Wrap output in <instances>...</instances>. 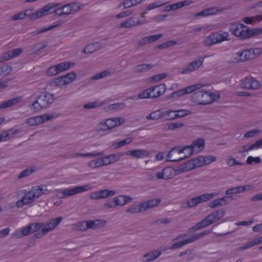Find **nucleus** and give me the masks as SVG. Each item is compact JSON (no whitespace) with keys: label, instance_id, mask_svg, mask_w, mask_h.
Masks as SVG:
<instances>
[{"label":"nucleus","instance_id":"30","mask_svg":"<svg viewBox=\"0 0 262 262\" xmlns=\"http://www.w3.org/2000/svg\"><path fill=\"white\" fill-rule=\"evenodd\" d=\"M199 205L196 197H193L187 200L186 201H183L182 203V206L184 208H193Z\"/></svg>","mask_w":262,"mask_h":262},{"label":"nucleus","instance_id":"40","mask_svg":"<svg viewBox=\"0 0 262 262\" xmlns=\"http://www.w3.org/2000/svg\"><path fill=\"white\" fill-rule=\"evenodd\" d=\"M60 25H61V24L59 23V24H57L56 25H54L50 26H49L48 27L43 28H42L41 29H40L39 30L35 31H33V32H31V34L32 36H35V35H37V34H38L39 33H42L47 32L48 31H50V30L54 29V28L60 26Z\"/></svg>","mask_w":262,"mask_h":262},{"label":"nucleus","instance_id":"38","mask_svg":"<svg viewBox=\"0 0 262 262\" xmlns=\"http://www.w3.org/2000/svg\"><path fill=\"white\" fill-rule=\"evenodd\" d=\"M126 212L129 213L136 214L141 212H144L143 209L140 207V203L138 206L134 205L126 210Z\"/></svg>","mask_w":262,"mask_h":262},{"label":"nucleus","instance_id":"21","mask_svg":"<svg viewBox=\"0 0 262 262\" xmlns=\"http://www.w3.org/2000/svg\"><path fill=\"white\" fill-rule=\"evenodd\" d=\"M126 155L131 156L136 158H143L148 157L149 155V152L145 149H135L127 151Z\"/></svg>","mask_w":262,"mask_h":262},{"label":"nucleus","instance_id":"8","mask_svg":"<svg viewBox=\"0 0 262 262\" xmlns=\"http://www.w3.org/2000/svg\"><path fill=\"white\" fill-rule=\"evenodd\" d=\"M262 50L260 48L250 49L237 52L236 55L239 57L240 61L244 62L254 59L259 56Z\"/></svg>","mask_w":262,"mask_h":262},{"label":"nucleus","instance_id":"17","mask_svg":"<svg viewBox=\"0 0 262 262\" xmlns=\"http://www.w3.org/2000/svg\"><path fill=\"white\" fill-rule=\"evenodd\" d=\"M225 210L221 209L212 212L207 216L209 220L210 224H212L221 220L225 216Z\"/></svg>","mask_w":262,"mask_h":262},{"label":"nucleus","instance_id":"19","mask_svg":"<svg viewBox=\"0 0 262 262\" xmlns=\"http://www.w3.org/2000/svg\"><path fill=\"white\" fill-rule=\"evenodd\" d=\"M205 146V140L203 139L200 138L194 141L192 144L188 146L191 148L189 149L188 156H191L194 150V148L196 147L198 148L199 151H201L204 149Z\"/></svg>","mask_w":262,"mask_h":262},{"label":"nucleus","instance_id":"6","mask_svg":"<svg viewBox=\"0 0 262 262\" xmlns=\"http://www.w3.org/2000/svg\"><path fill=\"white\" fill-rule=\"evenodd\" d=\"M229 34L227 32H217L211 33L203 41L206 47H210L214 44L221 43L225 40H229Z\"/></svg>","mask_w":262,"mask_h":262},{"label":"nucleus","instance_id":"2","mask_svg":"<svg viewBox=\"0 0 262 262\" xmlns=\"http://www.w3.org/2000/svg\"><path fill=\"white\" fill-rule=\"evenodd\" d=\"M22 192L24 193L23 197L16 203V205L18 208H22L26 205L33 203L35 199L42 195L41 185L33 187L30 191L23 190Z\"/></svg>","mask_w":262,"mask_h":262},{"label":"nucleus","instance_id":"51","mask_svg":"<svg viewBox=\"0 0 262 262\" xmlns=\"http://www.w3.org/2000/svg\"><path fill=\"white\" fill-rule=\"evenodd\" d=\"M35 169L31 168H27L21 172L19 175L18 176V179H21L24 177H27L35 171Z\"/></svg>","mask_w":262,"mask_h":262},{"label":"nucleus","instance_id":"12","mask_svg":"<svg viewBox=\"0 0 262 262\" xmlns=\"http://www.w3.org/2000/svg\"><path fill=\"white\" fill-rule=\"evenodd\" d=\"M241 88L244 89L258 90L261 86L259 81L252 77H246L240 80Z\"/></svg>","mask_w":262,"mask_h":262},{"label":"nucleus","instance_id":"35","mask_svg":"<svg viewBox=\"0 0 262 262\" xmlns=\"http://www.w3.org/2000/svg\"><path fill=\"white\" fill-rule=\"evenodd\" d=\"M116 192L115 190H108L107 189L100 190L101 199L113 196L116 194Z\"/></svg>","mask_w":262,"mask_h":262},{"label":"nucleus","instance_id":"47","mask_svg":"<svg viewBox=\"0 0 262 262\" xmlns=\"http://www.w3.org/2000/svg\"><path fill=\"white\" fill-rule=\"evenodd\" d=\"M239 193H242L241 190V186L229 188L227 189L225 192L226 195L235 194Z\"/></svg>","mask_w":262,"mask_h":262},{"label":"nucleus","instance_id":"34","mask_svg":"<svg viewBox=\"0 0 262 262\" xmlns=\"http://www.w3.org/2000/svg\"><path fill=\"white\" fill-rule=\"evenodd\" d=\"M74 228L79 231H85L89 229L88 221L78 222L74 225Z\"/></svg>","mask_w":262,"mask_h":262},{"label":"nucleus","instance_id":"52","mask_svg":"<svg viewBox=\"0 0 262 262\" xmlns=\"http://www.w3.org/2000/svg\"><path fill=\"white\" fill-rule=\"evenodd\" d=\"M193 3V2L191 0H185L183 1H180L179 2H177L176 3H174L175 6L176 8V9L178 10V9L181 8L183 7L189 6L191 4Z\"/></svg>","mask_w":262,"mask_h":262},{"label":"nucleus","instance_id":"15","mask_svg":"<svg viewBox=\"0 0 262 262\" xmlns=\"http://www.w3.org/2000/svg\"><path fill=\"white\" fill-rule=\"evenodd\" d=\"M204 58L200 57L198 60H194L189 63L186 68H184L181 71L182 74H186L192 72L200 68L203 63Z\"/></svg>","mask_w":262,"mask_h":262},{"label":"nucleus","instance_id":"26","mask_svg":"<svg viewBox=\"0 0 262 262\" xmlns=\"http://www.w3.org/2000/svg\"><path fill=\"white\" fill-rule=\"evenodd\" d=\"M133 198L127 196L120 195L114 198V202L117 206H123L127 203L132 201Z\"/></svg>","mask_w":262,"mask_h":262},{"label":"nucleus","instance_id":"31","mask_svg":"<svg viewBox=\"0 0 262 262\" xmlns=\"http://www.w3.org/2000/svg\"><path fill=\"white\" fill-rule=\"evenodd\" d=\"M228 196H224L222 198L217 199L211 201L209 204V207L211 208H214L219 206H224L227 204L226 199Z\"/></svg>","mask_w":262,"mask_h":262},{"label":"nucleus","instance_id":"32","mask_svg":"<svg viewBox=\"0 0 262 262\" xmlns=\"http://www.w3.org/2000/svg\"><path fill=\"white\" fill-rule=\"evenodd\" d=\"M163 112H162L161 110H157L155 112H152L146 117V119L147 120H156L159 119H162L163 120Z\"/></svg>","mask_w":262,"mask_h":262},{"label":"nucleus","instance_id":"14","mask_svg":"<svg viewBox=\"0 0 262 262\" xmlns=\"http://www.w3.org/2000/svg\"><path fill=\"white\" fill-rule=\"evenodd\" d=\"M59 6V3H49L46 5L43 8L39 9L35 13V19L51 13L50 12L51 10L56 7H58Z\"/></svg>","mask_w":262,"mask_h":262},{"label":"nucleus","instance_id":"33","mask_svg":"<svg viewBox=\"0 0 262 262\" xmlns=\"http://www.w3.org/2000/svg\"><path fill=\"white\" fill-rule=\"evenodd\" d=\"M41 117H31L26 120V123L29 125L34 126L43 123Z\"/></svg>","mask_w":262,"mask_h":262},{"label":"nucleus","instance_id":"28","mask_svg":"<svg viewBox=\"0 0 262 262\" xmlns=\"http://www.w3.org/2000/svg\"><path fill=\"white\" fill-rule=\"evenodd\" d=\"M153 67L151 64H140L134 67L133 72L135 73L146 72Z\"/></svg>","mask_w":262,"mask_h":262},{"label":"nucleus","instance_id":"56","mask_svg":"<svg viewBox=\"0 0 262 262\" xmlns=\"http://www.w3.org/2000/svg\"><path fill=\"white\" fill-rule=\"evenodd\" d=\"M204 158L205 165H207L216 160V157L213 155H208L203 156Z\"/></svg>","mask_w":262,"mask_h":262},{"label":"nucleus","instance_id":"7","mask_svg":"<svg viewBox=\"0 0 262 262\" xmlns=\"http://www.w3.org/2000/svg\"><path fill=\"white\" fill-rule=\"evenodd\" d=\"M92 187L89 185L78 186L72 189H64V190H58L56 196L59 199L67 198L76 194L86 191L90 190Z\"/></svg>","mask_w":262,"mask_h":262},{"label":"nucleus","instance_id":"10","mask_svg":"<svg viewBox=\"0 0 262 262\" xmlns=\"http://www.w3.org/2000/svg\"><path fill=\"white\" fill-rule=\"evenodd\" d=\"M210 232H211V230H206L205 231H203L200 232V233L197 234L195 235L192 236L191 237H190L187 239H185L182 241L180 242L172 244L169 247V248H168V249L173 250V249H175L180 248L186 244L195 242V241L203 237L204 235L210 233Z\"/></svg>","mask_w":262,"mask_h":262},{"label":"nucleus","instance_id":"48","mask_svg":"<svg viewBox=\"0 0 262 262\" xmlns=\"http://www.w3.org/2000/svg\"><path fill=\"white\" fill-rule=\"evenodd\" d=\"M195 168L201 167L205 165L203 156H200L192 159Z\"/></svg>","mask_w":262,"mask_h":262},{"label":"nucleus","instance_id":"18","mask_svg":"<svg viewBox=\"0 0 262 262\" xmlns=\"http://www.w3.org/2000/svg\"><path fill=\"white\" fill-rule=\"evenodd\" d=\"M80 9V6L76 3L68 4L62 6L64 15L67 16L71 14H75Z\"/></svg>","mask_w":262,"mask_h":262},{"label":"nucleus","instance_id":"60","mask_svg":"<svg viewBox=\"0 0 262 262\" xmlns=\"http://www.w3.org/2000/svg\"><path fill=\"white\" fill-rule=\"evenodd\" d=\"M104 155L103 151H100L96 153H87V154H81L80 153L79 157H96L98 156H103Z\"/></svg>","mask_w":262,"mask_h":262},{"label":"nucleus","instance_id":"1","mask_svg":"<svg viewBox=\"0 0 262 262\" xmlns=\"http://www.w3.org/2000/svg\"><path fill=\"white\" fill-rule=\"evenodd\" d=\"M229 30L234 35L242 39H246L262 34V28L250 29L241 23H232Z\"/></svg>","mask_w":262,"mask_h":262},{"label":"nucleus","instance_id":"13","mask_svg":"<svg viewBox=\"0 0 262 262\" xmlns=\"http://www.w3.org/2000/svg\"><path fill=\"white\" fill-rule=\"evenodd\" d=\"M203 86V85L202 83H198L194 85H192L189 86H187L185 88L176 91L172 93H171L169 97V98H174L180 97L182 96L185 94H190L193 93L196 90H199Z\"/></svg>","mask_w":262,"mask_h":262},{"label":"nucleus","instance_id":"42","mask_svg":"<svg viewBox=\"0 0 262 262\" xmlns=\"http://www.w3.org/2000/svg\"><path fill=\"white\" fill-rule=\"evenodd\" d=\"M173 113H175V117L177 119L190 115L191 112L189 110H180L173 111Z\"/></svg>","mask_w":262,"mask_h":262},{"label":"nucleus","instance_id":"53","mask_svg":"<svg viewBox=\"0 0 262 262\" xmlns=\"http://www.w3.org/2000/svg\"><path fill=\"white\" fill-rule=\"evenodd\" d=\"M136 25L135 21L133 19H129L125 20L120 24V28H129Z\"/></svg>","mask_w":262,"mask_h":262},{"label":"nucleus","instance_id":"37","mask_svg":"<svg viewBox=\"0 0 262 262\" xmlns=\"http://www.w3.org/2000/svg\"><path fill=\"white\" fill-rule=\"evenodd\" d=\"M47 47V44L45 43L44 42H41L36 43L32 47V50L33 51L32 53L36 54L39 52V51H41Z\"/></svg>","mask_w":262,"mask_h":262},{"label":"nucleus","instance_id":"43","mask_svg":"<svg viewBox=\"0 0 262 262\" xmlns=\"http://www.w3.org/2000/svg\"><path fill=\"white\" fill-rule=\"evenodd\" d=\"M64 83L69 84L72 82L76 78V74L75 72H71L63 76Z\"/></svg>","mask_w":262,"mask_h":262},{"label":"nucleus","instance_id":"16","mask_svg":"<svg viewBox=\"0 0 262 262\" xmlns=\"http://www.w3.org/2000/svg\"><path fill=\"white\" fill-rule=\"evenodd\" d=\"M156 177L158 179L167 180L174 177V169L171 167H166L162 171L158 172Z\"/></svg>","mask_w":262,"mask_h":262},{"label":"nucleus","instance_id":"44","mask_svg":"<svg viewBox=\"0 0 262 262\" xmlns=\"http://www.w3.org/2000/svg\"><path fill=\"white\" fill-rule=\"evenodd\" d=\"M163 121L173 120V119H177V118L175 117V113H173V111H166L163 112Z\"/></svg>","mask_w":262,"mask_h":262},{"label":"nucleus","instance_id":"62","mask_svg":"<svg viewBox=\"0 0 262 262\" xmlns=\"http://www.w3.org/2000/svg\"><path fill=\"white\" fill-rule=\"evenodd\" d=\"M123 155V154H115L108 156L109 159L110 160L111 163H113L118 161L121 156Z\"/></svg>","mask_w":262,"mask_h":262},{"label":"nucleus","instance_id":"41","mask_svg":"<svg viewBox=\"0 0 262 262\" xmlns=\"http://www.w3.org/2000/svg\"><path fill=\"white\" fill-rule=\"evenodd\" d=\"M111 72L108 70H104L99 73L96 74L92 77L91 79L93 80H98L110 76Z\"/></svg>","mask_w":262,"mask_h":262},{"label":"nucleus","instance_id":"23","mask_svg":"<svg viewBox=\"0 0 262 262\" xmlns=\"http://www.w3.org/2000/svg\"><path fill=\"white\" fill-rule=\"evenodd\" d=\"M160 199H153L140 203V207L142 208L144 212L148 209L154 208L158 206L161 202Z\"/></svg>","mask_w":262,"mask_h":262},{"label":"nucleus","instance_id":"24","mask_svg":"<svg viewBox=\"0 0 262 262\" xmlns=\"http://www.w3.org/2000/svg\"><path fill=\"white\" fill-rule=\"evenodd\" d=\"M105 122L110 129L124 123L125 120L122 118H113L107 119Z\"/></svg>","mask_w":262,"mask_h":262},{"label":"nucleus","instance_id":"29","mask_svg":"<svg viewBox=\"0 0 262 262\" xmlns=\"http://www.w3.org/2000/svg\"><path fill=\"white\" fill-rule=\"evenodd\" d=\"M216 194L215 193H204L199 196H196V199L198 200V202L199 204L207 202V201L211 200L212 199Z\"/></svg>","mask_w":262,"mask_h":262},{"label":"nucleus","instance_id":"59","mask_svg":"<svg viewBox=\"0 0 262 262\" xmlns=\"http://www.w3.org/2000/svg\"><path fill=\"white\" fill-rule=\"evenodd\" d=\"M223 10L224 9L223 8L218 9L216 7L206 8L208 16L216 14L218 12L223 11Z\"/></svg>","mask_w":262,"mask_h":262},{"label":"nucleus","instance_id":"49","mask_svg":"<svg viewBox=\"0 0 262 262\" xmlns=\"http://www.w3.org/2000/svg\"><path fill=\"white\" fill-rule=\"evenodd\" d=\"M166 125L168 127V129L170 130H173L174 129L182 127L184 126V124L183 123H168L166 124Z\"/></svg>","mask_w":262,"mask_h":262},{"label":"nucleus","instance_id":"22","mask_svg":"<svg viewBox=\"0 0 262 262\" xmlns=\"http://www.w3.org/2000/svg\"><path fill=\"white\" fill-rule=\"evenodd\" d=\"M161 254V252L159 250H155L151 252L144 254L141 259L143 262H149L154 260L159 257Z\"/></svg>","mask_w":262,"mask_h":262},{"label":"nucleus","instance_id":"57","mask_svg":"<svg viewBox=\"0 0 262 262\" xmlns=\"http://www.w3.org/2000/svg\"><path fill=\"white\" fill-rule=\"evenodd\" d=\"M96 49L95 48L94 45L90 44L87 45L82 50V53L85 54H91L94 53L96 51Z\"/></svg>","mask_w":262,"mask_h":262},{"label":"nucleus","instance_id":"27","mask_svg":"<svg viewBox=\"0 0 262 262\" xmlns=\"http://www.w3.org/2000/svg\"><path fill=\"white\" fill-rule=\"evenodd\" d=\"M89 229H97L104 226L106 221L103 220H96L94 221H88Z\"/></svg>","mask_w":262,"mask_h":262},{"label":"nucleus","instance_id":"54","mask_svg":"<svg viewBox=\"0 0 262 262\" xmlns=\"http://www.w3.org/2000/svg\"><path fill=\"white\" fill-rule=\"evenodd\" d=\"M181 165L186 170V172L195 168L192 160H189Z\"/></svg>","mask_w":262,"mask_h":262},{"label":"nucleus","instance_id":"55","mask_svg":"<svg viewBox=\"0 0 262 262\" xmlns=\"http://www.w3.org/2000/svg\"><path fill=\"white\" fill-rule=\"evenodd\" d=\"M261 159L259 157H253L252 156H249L246 160V164L248 165H252L254 163L255 164H258L260 163Z\"/></svg>","mask_w":262,"mask_h":262},{"label":"nucleus","instance_id":"9","mask_svg":"<svg viewBox=\"0 0 262 262\" xmlns=\"http://www.w3.org/2000/svg\"><path fill=\"white\" fill-rule=\"evenodd\" d=\"M62 220L61 216L58 217L56 219H51L48 223L45 225V226L41 229V232H36L35 236L37 238H41L43 235H46L49 231L52 230L56 227Z\"/></svg>","mask_w":262,"mask_h":262},{"label":"nucleus","instance_id":"25","mask_svg":"<svg viewBox=\"0 0 262 262\" xmlns=\"http://www.w3.org/2000/svg\"><path fill=\"white\" fill-rule=\"evenodd\" d=\"M211 225L210 224L209 220L206 216L204 219L202 220L200 222L196 223L194 226L190 228L188 230V232L192 233L195 230H199L204 227H206L209 225Z\"/></svg>","mask_w":262,"mask_h":262},{"label":"nucleus","instance_id":"45","mask_svg":"<svg viewBox=\"0 0 262 262\" xmlns=\"http://www.w3.org/2000/svg\"><path fill=\"white\" fill-rule=\"evenodd\" d=\"M12 67L7 64H0V75H7L11 72Z\"/></svg>","mask_w":262,"mask_h":262},{"label":"nucleus","instance_id":"61","mask_svg":"<svg viewBox=\"0 0 262 262\" xmlns=\"http://www.w3.org/2000/svg\"><path fill=\"white\" fill-rule=\"evenodd\" d=\"M25 17H28L30 20H35V13L33 9H29L24 11Z\"/></svg>","mask_w":262,"mask_h":262},{"label":"nucleus","instance_id":"64","mask_svg":"<svg viewBox=\"0 0 262 262\" xmlns=\"http://www.w3.org/2000/svg\"><path fill=\"white\" fill-rule=\"evenodd\" d=\"M64 80L63 76H60L55 78L53 81V83L54 85L57 86L63 85L67 84L66 83H64Z\"/></svg>","mask_w":262,"mask_h":262},{"label":"nucleus","instance_id":"39","mask_svg":"<svg viewBox=\"0 0 262 262\" xmlns=\"http://www.w3.org/2000/svg\"><path fill=\"white\" fill-rule=\"evenodd\" d=\"M132 138H127L123 140L120 141L118 142L114 143L112 145V146L114 147L115 148H118L121 146L129 144L130 143L132 142Z\"/></svg>","mask_w":262,"mask_h":262},{"label":"nucleus","instance_id":"11","mask_svg":"<svg viewBox=\"0 0 262 262\" xmlns=\"http://www.w3.org/2000/svg\"><path fill=\"white\" fill-rule=\"evenodd\" d=\"M75 65L74 62H61L57 65L50 67L47 71L48 76H54L58 73L70 69Z\"/></svg>","mask_w":262,"mask_h":262},{"label":"nucleus","instance_id":"63","mask_svg":"<svg viewBox=\"0 0 262 262\" xmlns=\"http://www.w3.org/2000/svg\"><path fill=\"white\" fill-rule=\"evenodd\" d=\"M100 105H101V103L98 101H94L84 104L83 107L86 109H89L95 108Z\"/></svg>","mask_w":262,"mask_h":262},{"label":"nucleus","instance_id":"50","mask_svg":"<svg viewBox=\"0 0 262 262\" xmlns=\"http://www.w3.org/2000/svg\"><path fill=\"white\" fill-rule=\"evenodd\" d=\"M30 227L31 233L37 232L39 230L41 229L45 225L43 223H33L29 225Z\"/></svg>","mask_w":262,"mask_h":262},{"label":"nucleus","instance_id":"36","mask_svg":"<svg viewBox=\"0 0 262 262\" xmlns=\"http://www.w3.org/2000/svg\"><path fill=\"white\" fill-rule=\"evenodd\" d=\"M227 164L230 167H233L235 165H243L245 164L244 163L238 162L236 160L235 158L229 156L226 159Z\"/></svg>","mask_w":262,"mask_h":262},{"label":"nucleus","instance_id":"3","mask_svg":"<svg viewBox=\"0 0 262 262\" xmlns=\"http://www.w3.org/2000/svg\"><path fill=\"white\" fill-rule=\"evenodd\" d=\"M220 95L206 91H198L193 93L191 96V100L200 105H207L219 99Z\"/></svg>","mask_w":262,"mask_h":262},{"label":"nucleus","instance_id":"5","mask_svg":"<svg viewBox=\"0 0 262 262\" xmlns=\"http://www.w3.org/2000/svg\"><path fill=\"white\" fill-rule=\"evenodd\" d=\"M166 91L165 84H161L148 88L139 94L140 99L155 98L163 95Z\"/></svg>","mask_w":262,"mask_h":262},{"label":"nucleus","instance_id":"58","mask_svg":"<svg viewBox=\"0 0 262 262\" xmlns=\"http://www.w3.org/2000/svg\"><path fill=\"white\" fill-rule=\"evenodd\" d=\"M256 245H257V244L256 243L255 240L254 239L251 242H250L245 244L243 246L239 247V251L245 250L247 249L251 248Z\"/></svg>","mask_w":262,"mask_h":262},{"label":"nucleus","instance_id":"46","mask_svg":"<svg viewBox=\"0 0 262 262\" xmlns=\"http://www.w3.org/2000/svg\"><path fill=\"white\" fill-rule=\"evenodd\" d=\"M89 166L91 168H96L103 166V163L100 158L95 160H92L89 163Z\"/></svg>","mask_w":262,"mask_h":262},{"label":"nucleus","instance_id":"4","mask_svg":"<svg viewBox=\"0 0 262 262\" xmlns=\"http://www.w3.org/2000/svg\"><path fill=\"white\" fill-rule=\"evenodd\" d=\"M54 101L53 94L46 91L41 92L37 97V99L31 104V108H33L35 112H38L42 108L49 106Z\"/></svg>","mask_w":262,"mask_h":262},{"label":"nucleus","instance_id":"20","mask_svg":"<svg viewBox=\"0 0 262 262\" xmlns=\"http://www.w3.org/2000/svg\"><path fill=\"white\" fill-rule=\"evenodd\" d=\"M23 52L21 48H16L13 50H9L3 54V58L5 61L17 57Z\"/></svg>","mask_w":262,"mask_h":262}]
</instances>
